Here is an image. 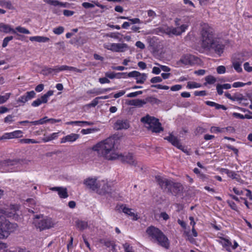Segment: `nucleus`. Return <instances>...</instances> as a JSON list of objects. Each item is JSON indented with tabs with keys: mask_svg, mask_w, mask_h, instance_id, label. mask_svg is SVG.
<instances>
[{
	"mask_svg": "<svg viewBox=\"0 0 252 252\" xmlns=\"http://www.w3.org/2000/svg\"><path fill=\"white\" fill-rule=\"evenodd\" d=\"M229 132H234L235 129L233 127H225V128H220L219 127H211V131H217L219 132H223L224 130Z\"/></svg>",
	"mask_w": 252,
	"mask_h": 252,
	"instance_id": "nucleus-30",
	"label": "nucleus"
},
{
	"mask_svg": "<svg viewBox=\"0 0 252 252\" xmlns=\"http://www.w3.org/2000/svg\"><path fill=\"white\" fill-rule=\"evenodd\" d=\"M146 103V101L143 99H136L130 100L127 102V104L130 106L141 107Z\"/></svg>",
	"mask_w": 252,
	"mask_h": 252,
	"instance_id": "nucleus-26",
	"label": "nucleus"
},
{
	"mask_svg": "<svg viewBox=\"0 0 252 252\" xmlns=\"http://www.w3.org/2000/svg\"><path fill=\"white\" fill-rule=\"evenodd\" d=\"M119 158H120L123 162H125L130 165L136 166L138 165V162L136 161L135 157L131 153H128L126 156L119 155Z\"/></svg>",
	"mask_w": 252,
	"mask_h": 252,
	"instance_id": "nucleus-14",
	"label": "nucleus"
},
{
	"mask_svg": "<svg viewBox=\"0 0 252 252\" xmlns=\"http://www.w3.org/2000/svg\"><path fill=\"white\" fill-rule=\"evenodd\" d=\"M243 99V96L242 94H235L233 95L232 101H240Z\"/></svg>",
	"mask_w": 252,
	"mask_h": 252,
	"instance_id": "nucleus-52",
	"label": "nucleus"
},
{
	"mask_svg": "<svg viewBox=\"0 0 252 252\" xmlns=\"http://www.w3.org/2000/svg\"><path fill=\"white\" fill-rule=\"evenodd\" d=\"M242 63L243 61L241 60L233 59L232 61V66L238 73H240L242 71V68L241 67Z\"/></svg>",
	"mask_w": 252,
	"mask_h": 252,
	"instance_id": "nucleus-27",
	"label": "nucleus"
},
{
	"mask_svg": "<svg viewBox=\"0 0 252 252\" xmlns=\"http://www.w3.org/2000/svg\"><path fill=\"white\" fill-rule=\"evenodd\" d=\"M0 32L6 33L12 32L14 34H17L16 31L12 29L10 25L3 23H0Z\"/></svg>",
	"mask_w": 252,
	"mask_h": 252,
	"instance_id": "nucleus-25",
	"label": "nucleus"
},
{
	"mask_svg": "<svg viewBox=\"0 0 252 252\" xmlns=\"http://www.w3.org/2000/svg\"><path fill=\"white\" fill-rule=\"evenodd\" d=\"M88 94H95V95H98L101 94L100 89L94 88L92 90H89L87 92Z\"/></svg>",
	"mask_w": 252,
	"mask_h": 252,
	"instance_id": "nucleus-46",
	"label": "nucleus"
},
{
	"mask_svg": "<svg viewBox=\"0 0 252 252\" xmlns=\"http://www.w3.org/2000/svg\"><path fill=\"white\" fill-rule=\"evenodd\" d=\"M162 81V79L160 76H156V77H153L150 80L151 83H152L153 84L161 82Z\"/></svg>",
	"mask_w": 252,
	"mask_h": 252,
	"instance_id": "nucleus-51",
	"label": "nucleus"
},
{
	"mask_svg": "<svg viewBox=\"0 0 252 252\" xmlns=\"http://www.w3.org/2000/svg\"><path fill=\"white\" fill-rule=\"evenodd\" d=\"M10 211L8 209H2L0 208V229L6 237L10 233L15 231L18 226L16 223L10 222L7 219L13 217L18 210V206L17 205H10Z\"/></svg>",
	"mask_w": 252,
	"mask_h": 252,
	"instance_id": "nucleus-2",
	"label": "nucleus"
},
{
	"mask_svg": "<svg viewBox=\"0 0 252 252\" xmlns=\"http://www.w3.org/2000/svg\"><path fill=\"white\" fill-rule=\"evenodd\" d=\"M60 119H48L47 117H45L39 120L34 121H24L19 122L18 125L28 124L30 126L41 125L44 124L53 125L57 122H60Z\"/></svg>",
	"mask_w": 252,
	"mask_h": 252,
	"instance_id": "nucleus-6",
	"label": "nucleus"
},
{
	"mask_svg": "<svg viewBox=\"0 0 252 252\" xmlns=\"http://www.w3.org/2000/svg\"><path fill=\"white\" fill-rule=\"evenodd\" d=\"M128 122L126 119H119L115 123V126H128Z\"/></svg>",
	"mask_w": 252,
	"mask_h": 252,
	"instance_id": "nucleus-37",
	"label": "nucleus"
},
{
	"mask_svg": "<svg viewBox=\"0 0 252 252\" xmlns=\"http://www.w3.org/2000/svg\"><path fill=\"white\" fill-rule=\"evenodd\" d=\"M205 80L206 81V82L204 83L205 85H206L207 84H213L216 82V78L212 75H208L206 76Z\"/></svg>",
	"mask_w": 252,
	"mask_h": 252,
	"instance_id": "nucleus-36",
	"label": "nucleus"
},
{
	"mask_svg": "<svg viewBox=\"0 0 252 252\" xmlns=\"http://www.w3.org/2000/svg\"><path fill=\"white\" fill-rule=\"evenodd\" d=\"M79 137V135L75 133H71L64 136L61 139V143L72 142L76 140Z\"/></svg>",
	"mask_w": 252,
	"mask_h": 252,
	"instance_id": "nucleus-24",
	"label": "nucleus"
},
{
	"mask_svg": "<svg viewBox=\"0 0 252 252\" xmlns=\"http://www.w3.org/2000/svg\"><path fill=\"white\" fill-rule=\"evenodd\" d=\"M119 74H123L124 75L123 77L124 78L127 77H132L134 78L136 80V83L137 84H143L147 78V75L145 73H141L137 71H132L129 73L122 72Z\"/></svg>",
	"mask_w": 252,
	"mask_h": 252,
	"instance_id": "nucleus-7",
	"label": "nucleus"
},
{
	"mask_svg": "<svg viewBox=\"0 0 252 252\" xmlns=\"http://www.w3.org/2000/svg\"><path fill=\"white\" fill-rule=\"evenodd\" d=\"M53 93L54 92L52 90L48 91L45 94L41 96L40 98L34 100L32 103V106L37 107L42 103L47 102L49 97L53 95Z\"/></svg>",
	"mask_w": 252,
	"mask_h": 252,
	"instance_id": "nucleus-13",
	"label": "nucleus"
},
{
	"mask_svg": "<svg viewBox=\"0 0 252 252\" xmlns=\"http://www.w3.org/2000/svg\"><path fill=\"white\" fill-rule=\"evenodd\" d=\"M11 95L10 93H6L3 95H0V104H3L6 102Z\"/></svg>",
	"mask_w": 252,
	"mask_h": 252,
	"instance_id": "nucleus-42",
	"label": "nucleus"
},
{
	"mask_svg": "<svg viewBox=\"0 0 252 252\" xmlns=\"http://www.w3.org/2000/svg\"><path fill=\"white\" fill-rule=\"evenodd\" d=\"M156 180L164 191L167 193L172 192V181L160 176H156Z\"/></svg>",
	"mask_w": 252,
	"mask_h": 252,
	"instance_id": "nucleus-8",
	"label": "nucleus"
},
{
	"mask_svg": "<svg viewBox=\"0 0 252 252\" xmlns=\"http://www.w3.org/2000/svg\"><path fill=\"white\" fill-rule=\"evenodd\" d=\"M202 47L207 50H214L220 56L223 52L224 46L213 38L212 29L207 24H204L201 31Z\"/></svg>",
	"mask_w": 252,
	"mask_h": 252,
	"instance_id": "nucleus-3",
	"label": "nucleus"
},
{
	"mask_svg": "<svg viewBox=\"0 0 252 252\" xmlns=\"http://www.w3.org/2000/svg\"><path fill=\"white\" fill-rule=\"evenodd\" d=\"M42 71L43 74L46 75L51 74L53 72L56 73V66H55L54 68L45 66L42 69Z\"/></svg>",
	"mask_w": 252,
	"mask_h": 252,
	"instance_id": "nucleus-34",
	"label": "nucleus"
},
{
	"mask_svg": "<svg viewBox=\"0 0 252 252\" xmlns=\"http://www.w3.org/2000/svg\"><path fill=\"white\" fill-rule=\"evenodd\" d=\"M123 246L125 252H134L132 247L130 246L128 243H126Z\"/></svg>",
	"mask_w": 252,
	"mask_h": 252,
	"instance_id": "nucleus-47",
	"label": "nucleus"
},
{
	"mask_svg": "<svg viewBox=\"0 0 252 252\" xmlns=\"http://www.w3.org/2000/svg\"><path fill=\"white\" fill-rule=\"evenodd\" d=\"M196 59L194 56L187 54L183 56L179 62L184 65H192L195 63Z\"/></svg>",
	"mask_w": 252,
	"mask_h": 252,
	"instance_id": "nucleus-16",
	"label": "nucleus"
},
{
	"mask_svg": "<svg viewBox=\"0 0 252 252\" xmlns=\"http://www.w3.org/2000/svg\"><path fill=\"white\" fill-rule=\"evenodd\" d=\"M152 88H155L158 89H162V90H168L169 89V86L166 85H162L161 84H156V85H151Z\"/></svg>",
	"mask_w": 252,
	"mask_h": 252,
	"instance_id": "nucleus-48",
	"label": "nucleus"
},
{
	"mask_svg": "<svg viewBox=\"0 0 252 252\" xmlns=\"http://www.w3.org/2000/svg\"><path fill=\"white\" fill-rule=\"evenodd\" d=\"M84 184L89 189L96 191L97 192L98 186V181L96 179L93 178H88L84 180Z\"/></svg>",
	"mask_w": 252,
	"mask_h": 252,
	"instance_id": "nucleus-15",
	"label": "nucleus"
},
{
	"mask_svg": "<svg viewBox=\"0 0 252 252\" xmlns=\"http://www.w3.org/2000/svg\"><path fill=\"white\" fill-rule=\"evenodd\" d=\"M201 85L194 82H189L187 84V88L189 89L198 88L200 87Z\"/></svg>",
	"mask_w": 252,
	"mask_h": 252,
	"instance_id": "nucleus-41",
	"label": "nucleus"
},
{
	"mask_svg": "<svg viewBox=\"0 0 252 252\" xmlns=\"http://www.w3.org/2000/svg\"><path fill=\"white\" fill-rule=\"evenodd\" d=\"M111 187L107 182L104 180L98 181V189L97 193L99 194H104L111 192Z\"/></svg>",
	"mask_w": 252,
	"mask_h": 252,
	"instance_id": "nucleus-12",
	"label": "nucleus"
},
{
	"mask_svg": "<svg viewBox=\"0 0 252 252\" xmlns=\"http://www.w3.org/2000/svg\"><path fill=\"white\" fill-rule=\"evenodd\" d=\"M15 30V31H17L20 33H24V34H30V32L28 30L26 29V28H25L24 27H22L20 26L16 27Z\"/></svg>",
	"mask_w": 252,
	"mask_h": 252,
	"instance_id": "nucleus-44",
	"label": "nucleus"
},
{
	"mask_svg": "<svg viewBox=\"0 0 252 252\" xmlns=\"http://www.w3.org/2000/svg\"><path fill=\"white\" fill-rule=\"evenodd\" d=\"M99 242L101 244H103L106 247L110 248L114 242L113 241H109L108 240L106 239H100L99 240Z\"/></svg>",
	"mask_w": 252,
	"mask_h": 252,
	"instance_id": "nucleus-39",
	"label": "nucleus"
},
{
	"mask_svg": "<svg viewBox=\"0 0 252 252\" xmlns=\"http://www.w3.org/2000/svg\"><path fill=\"white\" fill-rule=\"evenodd\" d=\"M165 32L168 34H174L176 35H180V32L178 31L177 27H169L165 29Z\"/></svg>",
	"mask_w": 252,
	"mask_h": 252,
	"instance_id": "nucleus-31",
	"label": "nucleus"
},
{
	"mask_svg": "<svg viewBox=\"0 0 252 252\" xmlns=\"http://www.w3.org/2000/svg\"><path fill=\"white\" fill-rule=\"evenodd\" d=\"M85 124L87 125H94V123L92 122H88L86 121H69L65 123V125H77L78 126H80V124Z\"/></svg>",
	"mask_w": 252,
	"mask_h": 252,
	"instance_id": "nucleus-33",
	"label": "nucleus"
},
{
	"mask_svg": "<svg viewBox=\"0 0 252 252\" xmlns=\"http://www.w3.org/2000/svg\"><path fill=\"white\" fill-rule=\"evenodd\" d=\"M188 26L185 24L181 25L180 26L177 27L178 31L180 32V34L185 32L187 29Z\"/></svg>",
	"mask_w": 252,
	"mask_h": 252,
	"instance_id": "nucleus-53",
	"label": "nucleus"
},
{
	"mask_svg": "<svg viewBox=\"0 0 252 252\" xmlns=\"http://www.w3.org/2000/svg\"><path fill=\"white\" fill-rule=\"evenodd\" d=\"M149 132L152 133H159L163 131V127H146Z\"/></svg>",
	"mask_w": 252,
	"mask_h": 252,
	"instance_id": "nucleus-35",
	"label": "nucleus"
},
{
	"mask_svg": "<svg viewBox=\"0 0 252 252\" xmlns=\"http://www.w3.org/2000/svg\"><path fill=\"white\" fill-rule=\"evenodd\" d=\"M98 128H89L87 129H83L81 130V133L83 134H87L90 133H94L99 130Z\"/></svg>",
	"mask_w": 252,
	"mask_h": 252,
	"instance_id": "nucleus-38",
	"label": "nucleus"
},
{
	"mask_svg": "<svg viewBox=\"0 0 252 252\" xmlns=\"http://www.w3.org/2000/svg\"><path fill=\"white\" fill-rule=\"evenodd\" d=\"M46 3L51 5L57 6L59 3V1L56 0H44Z\"/></svg>",
	"mask_w": 252,
	"mask_h": 252,
	"instance_id": "nucleus-62",
	"label": "nucleus"
},
{
	"mask_svg": "<svg viewBox=\"0 0 252 252\" xmlns=\"http://www.w3.org/2000/svg\"><path fill=\"white\" fill-rule=\"evenodd\" d=\"M30 40L31 41H36L37 42H46L49 41L50 39L48 37L42 36H34L30 37Z\"/></svg>",
	"mask_w": 252,
	"mask_h": 252,
	"instance_id": "nucleus-28",
	"label": "nucleus"
},
{
	"mask_svg": "<svg viewBox=\"0 0 252 252\" xmlns=\"http://www.w3.org/2000/svg\"><path fill=\"white\" fill-rule=\"evenodd\" d=\"M120 210H122L125 214L132 217L133 220H137L138 219V215L132 212V209L129 208L126 205H122L120 207Z\"/></svg>",
	"mask_w": 252,
	"mask_h": 252,
	"instance_id": "nucleus-19",
	"label": "nucleus"
},
{
	"mask_svg": "<svg viewBox=\"0 0 252 252\" xmlns=\"http://www.w3.org/2000/svg\"><path fill=\"white\" fill-rule=\"evenodd\" d=\"M63 31H64V28H63V27H61V26L58 27L53 29L54 33L55 34H58V35L62 34V33H63Z\"/></svg>",
	"mask_w": 252,
	"mask_h": 252,
	"instance_id": "nucleus-49",
	"label": "nucleus"
},
{
	"mask_svg": "<svg viewBox=\"0 0 252 252\" xmlns=\"http://www.w3.org/2000/svg\"><path fill=\"white\" fill-rule=\"evenodd\" d=\"M104 48L114 52H124L128 47L126 43H108L103 44Z\"/></svg>",
	"mask_w": 252,
	"mask_h": 252,
	"instance_id": "nucleus-10",
	"label": "nucleus"
},
{
	"mask_svg": "<svg viewBox=\"0 0 252 252\" xmlns=\"http://www.w3.org/2000/svg\"><path fill=\"white\" fill-rule=\"evenodd\" d=\"M58 133H53L50 136L44 137L43 138V141L45 142H47L49 141L52 140L56 138L58 136Z\"/></svg>",
	"mask_w": 252,
	"mask_h": 252,
	"instance_id": "nucleus-40",
	"label": "nucleus"
},
{
	"mask_svg": "<svg viewBox=\"0 0 252 252\" xmlns=\"http://www.w3.org/2000/svg\"><path fill=\"white\" fill-rule=\"evenodd\" d=\"M64 70H69L71 71H75L79 73H82V70L73 66H69L66 65H57L56 66V73L60 71Z\"/></svg>",
	"mask_w": 252,
	"mask_h": 252,
	"instance_id": "nucleus-20",
	"label": "nucleus"
},
{
	"mask_svg": "<svg viewBox=\"0 0 252 252\" xmlns=\"http://www.w3.org/2000/svg\"><path fill=\"white\" fill-rule=\"evenodd\" d=\"M13 39V37L12 36H9L5 37L3 40V42L2 44V47H6L7 46L8 42L12 40Z\"/></svg>",
	"mask_w": 252,
	"mask_h": 252,
	"instance_id": "nucleus-45",
	"label": "nucleus"
},
{
	"mask_svg": "<svg viewBox=\"0 0 252 252\" xmlns=\"http://www.w3.org/2000/svg\"><path fill=\"white\" fill-rule=\"evenodd\" d=\"M217 71L218 74H224L226 71L225 67L223 65L219 66L217 68Z\"/></svg>",
	"mask_w": 252,
	"mask_h": 252,
	"instance_id": "nucleus-55",
	"label": "nucleus"
},
{
	"mask_svg": "<svg viewBox=\"0 0 252 252\" xmlns=\"http://www.w3.org/2000/svg\"><path fill=\"white\" fill-rule=\"evenodd\" d=\"M227 202L232 209L236 211H237V205L233 201L228 200Z\"/></svg>",
	"mask_w": 252,
	"mask_h": 252,
	"instance_id": "nucleus-58",
	"label": "nucleus"
},
{
	"mask_svg": "<svg viewBox=\"0 0 252 252\" xmlns=\"http://www.w3.org/2000/svg\"><path fill=\"white\" fill-rule=\"evenodd\" d=\"M244 69L248 72L252 71V66H250L249 63L246 62L244 64Z\"/></svg>",
	"mask_w": 252,
	"mask_h": 252,
	"instance_id": "nucleus-60",
	"label": "nucleus"
},
{
	"mask_svg": "<svg viewBox=\"0 0 252 252\" xmlns=\"http://www.w3.org/2000/svg\"><path fill=\"white\" fill-rule=\"evenodd\" d=\"M21 143H25V144H30V143H38L35 140L32 139H22L20 140Z\"/></svg>",
	"mask_w": 252,
	"mask_h": 252,
	"instance_id": "nucleus-50",
	"label": "nucleus"
},
{
	"mask_svg": "<svg viewBox=\"0 0 252 252\" xmlns=\"http://www.w3.org/2000/svg\"><path fill=\"white\" fill-rule=\"evenodd\" d=\"M52 191H58L59 196L62 198H66L68 196L67 189L63 187H53L50 188Z\"/></svg>",
	"mask_w": 252,
	"mask_h": 252,
	"instance_id": "nucleus-22",
	"label": "nucleus"
},
{
	"mask_svg": "<svg viewBox=\"0 0 252 252\" xmlns=\"http://www.w3.org/2000/svg\"><path fill=\"white\" fill-rule=\"evenodd\" d=\"M21 160L20 159H7L3 161H1L0 163V166L1 167H6L10 166H14L17 165L20 163Z\"/></svg>",
	"mask_w": 252,
	"mask_h": 252,
	"instance_id": "nucleus-23",
	"label": "nucleus"
},
{
	"mask_svg": "<svg viewBox=\"0 0 252 252\" xmlns=\"http://www.w3.org/2000/svg\"><path fill=\"white\" fill-rule=\"evenodd\" d=\"M33 223L40 231L49 229L54 225L51 218H44L43 215H35L33 218Z\"/></svg>",
	"mask_w": 252,
	"mask_h": 252,
	"instance_id": "nucleus-5",
	"label": "nucleus"
},
{
	"mask_svg": "<svg viewBox=\"0 0 252 252\" xmlns=\"http://www.w3.org/2000/svg\"><path fill=\"white\" fill-rule=\"evenodd\" d=\"M203 132H204V129L202 128V127H197L194 131V133L195 135L200 134Z\"/></svg>",
	"mask_w": 252,
	"mask_h": 252,
	"instance_id": "nucleus-64",
	"label": "nucleus"
},
{
	"mask_svg": "<svg viewBox=\"0 0 252 252\" xmlns=\"http://www.w3.org/2000/svg\"><path fill=\"white\" fill-rule=\"evenodd\" d=\"M164 139L168 141L172 145L176 147L178 149L182 150L185 153L187 154V155H189L187 149L185 148V147L181 144V143L180 142V140L176 136L174 135L173 132H170L169 133V136L165 137Z\"/></svg>",
	"mask_w": 252,
	"mask_h": 252,
	"instance_id": "nucleus-9",
	"label": "nucleus"
},
{
	"mask_svg": "<svg viewBox=\"0 0 252 252\" xmlns=\"http://www.w3.org/2000/svg\"><path fill=\"white\" fill-rule=\"evenodd\" d=\"M155 64L159 66L160 67L161 70H162L165 72H169L170 71V68L167 66L161 65L158 63H155Z\"/></svg>",
	"mask_w": 252,
	"mask_h": 252,
	"instance_id": "nucleus-56",
	"label": "nucleus"
},
{
	"mask_svg": "<svg viewBox=\"0 0 252 252\" xmlns=\"http://www.w3.org/2000/svg\"><path fill=\"white\" fill-rule=\"evenodd\" d=\"M146 232L149 236L154 239L159 245L166 249L168 248V240L159 229L151 226L147 228Z\"/></svg>",
	"mask_w": 252,
	"mask_h": 252,
	"instance_id": "nucleus-4",
	"label": "nucleus"
},
{
	"mask_svg": "<svg viewBox=\"0 0 252 252\" xmlns=\"http://www.w3.org/2000/svg\"><path fill=\"white\" fill-rule=\"evenodd\" d=\"M223 172L227 175V176L233 179H235L239 181L240 179V176L238 175L235 172L229 170L227 169H223Z\"/></svg>",
	"mask_w": 252,
	"mask_h": 252,
	"instance_id": "nucleus-29",
	"label": "nucleus"
},
{
	"mask_svg": "<svg viewBox=\"0 0 252 252\" xmlns=\"http://www.w3.org/2000/svg\"><path fill=\"white\" fill-rule=\"evenodd\" d=\"M35 93L33 91L27 92L24 95L18 98L17 102L25 103L29 100L35 97Z\"/></svg>",
	"mask_w": 252,
	"mask_h": 252,
	"instance_id": "nucleus-17",
	"label": "nucleus"
},
{
	"mask_svg": "<svg viewBox=\"0 0 252 252\" xmlns=\"http://www.w3.org/2000/svg\"><path fill=\"white\" fill-rule=\"evenodd\" d=\"M182 85L178 84V85H175L172 86L170 88V90H171V91H174V92L178 91L182 89Z\"/></svg>",
	"mask_w": 252,
	"mask_h": 252,
	"instance_id": "nucleus-63",
	"label": "nucleus"
},
{
	"mask_svg": "<svg viewBox=\"0 0 252 252\" xmlns=\"http://www.w3.org/2000/svg\"><path fill=\"white\" fill-rule=\"evenodd\" d=\"M147 14L148 16L150 18V19L147 21V22H150L157 16L156 12L152 10H148Z\"/></svg>",
	"mask_w": 252,
	"mask_h": 252,
	"instance_id": "nucleus-43",
	"label": "nucleus"
},
{
	"mask_svg": "<svg viewBox=\"0 0 252 252\" xmlns=\"http://www.w3.org/2000/svg\"><path fill=\"white\" fill-rule=\"evenodd\" d=\"M128 21L131 22V24H140L142 23L141 21L137 18L131 19L129 17Z\"/></svg>",
	"mask_w": 252,
	"mask_h": 252,
	"instance_id": "nucleus-59",
	"label": "nucleus"
},
{
	"mask_svg": "<svg viewBox=\"0 0 252 252\" xmlns=\"http://www.w3.org/2000/svg\"><path fill=\"white\" fill-rule=\"evenodd\" d=\"M122 134L115 133L113 136L104 140L95 145L94 146L92 149L96 151L98 154L104 157L108 160H114L118 158L119 155L114 152L116 145L118 142V140L122 137Z\"/></svg>",
	"mask_w": 252,
	"mask_h": 252,
	"instance_id": "nucleus-1",
	"label": "nucleus"
},
{
	"mask_svg": "<svg viewBox=\"0 0 252 252\" xmlns=\"http://www.w3.org/2000/svg\"><path fill=\"white\" fill-rule=\"evenodd\" d=\"M120 33L119 32H111L109 33H107L106 36L111 38H113L114 39H118L119 38V35Z\"/></svg>",
	"mask_w": 252,
	"mask_h": 252,
	"instance_id": "nucleus-54",
	"label": "nucleus"
},
{
	"mask_svg": "<svg viewBox=\"0 0 252 252\" xmlns=\"http://www.w3.org/2000/svg\"><path fill=\"white\" fill-rule=\"evenodd\" d=\"M140 121L145 125H148L149 126H161L158 119L151 116L149 114L141 118Z\"/></svg>",
	"mask_w": 252,
	"mask_h": 252,
	"instance_id": "nucleus-11",
	"label": "nucleus"
},
{
	"mask_svg": "<svg viewBox=\"0 0 252 252\" xmlns=\"http://www.w3.org/2000/svg\"><path fill=\"white\" fill-rule=\"evenodd\" d=\"M76 226L80 230H83L88 227V222L85 221L77 220L75 221Z\"/></svg>",
	"mask_w": 252,
	"mask_h": 252,
	"instance_id": "nucleus-32",
	"label": "nucleus"
},
{
	"mask_svg": "<svg viewBox=\"0 0 252 252\" xmlns=\"http://www.w3.org/2000/svg\"><path fill=\"white\" fill-rule=\"evenodd\" d=\"M246 85V84L243 82H236L232 84V87L234 88L242 87L245 86Z\"/></svg>",
	"mask_w": 252,
	"mask_h": 252,
	"instance_id": "nucleus-61",
	"label": "nucleus"
},
{
	"mask_svg": "<svg viewBox=\"0 0 252 252\" xmlns=\"http://www.w3.org/2000/svg\"><path fill=\"white\" fill-rule=\"evenodd\" d=\"M183 189L184 188L181 184L173 182L172 184V192L169 193L174 195H177L181 193Z\"/></svg>",
	"mask_w": 252,
	"mask_h": 252,
	"instance_id": "nucleus-21",
	"label": "nucleus"
},
{
	"mask_svg": "<svg viewBox=\"0 0 252 252\" xmlns=\"http://www.w3.org/2000/svg\"><path fill=\"white\" fill-rule=\"evenodd\" d=\"M13 116L9 115L4 118V122L10 124L13 121Z\"/></svg>",
	"mask_w": 252,
	"mask_h": 252,
	"instance_id": "nucleus-57",
	"label": "nucleus"
},
{
	"mask_svg": "<svg viewBox=\"0 0 252 252\" xmlns=\"http://www.w3.org/2000/svg\"><path fill=\"white\" fill-rule=\"evenodd\" d=\"M22 131L21 130H16L12 132L6 133L2 136L0 137V140L5 139L21 137L22 136Z\"/></svg>",
	"mask_w": 252,
	"mask_h": 252,
	"instance_id": "nucleus-18",
	"label": "nucleus"
}]
</instances>
